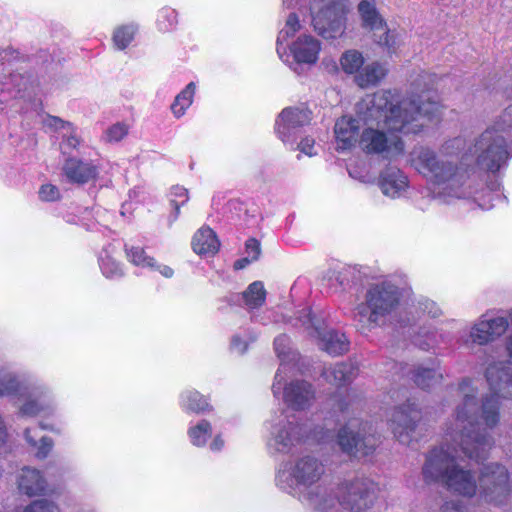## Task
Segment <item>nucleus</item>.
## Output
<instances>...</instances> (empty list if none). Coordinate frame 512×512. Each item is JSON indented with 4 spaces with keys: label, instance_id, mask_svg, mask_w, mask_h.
<instances>
[{
    "label": "nucleus",
    "instance_id": "nucleus-28",
    "mask_svg": "<svg viewBox=\"0 0 512 512\" xmlns=\"http://www.w3.org/2000/svg\"><path fill=\"white\" fill-rule=\"evenodd\" d=\"M356 375V369L349 363H338L324 370L325 380L334 385L342 386L350 383Z\"/></svg>",
    "mask_w": 512,
    "mask_h": 512
},
{
    "label": "nucleus",
    "instance_id": "nucleus-1",
    "mask_svg": "<svg viewBox=\"0 0 512 512\" xmlns=\"http://www.w3.org/2000/svg\"><path fill=\"white\" fill-rule=\"evenodd\" d=\"M461 402L455 406L452 420L445 430V443L433 449L426 458L422 474L426 482L441 481L453 493L464 497L477 496L482 502L502 506L511 492L510 474L499 463L485 465L478 482L470 470L461 468L456 460L463 455L475 462L486 460L494 446L493 436L477 429V389L466 381L460 387Z\"/></svg>",
    "mask_w": 512,
    "mask_h": 512
},
{
    "label": "nucleus",
    "instance_id": "nucleus-8",
    "mask_svg": "<svg viewBox=\"0 0 512 512\" xmlns=\"http://www.w3.org/2000/svg\"><path fill=\"white\" fill-rule=\"evenodd\" d=\"M399 300L397 286L390 282L375 284L368 289L365 303L357 307L355 317L364 326L378 325L396 310Z\"/></svg>",
    "mask_w": 512,
    "mask_h": 512
},
{
    "label": "nucleus",
    "instance_id": "nucleus-11",
    "mask_svg": "<svg viewBox=\"0 0 512 512\" xmlns=\"http://www.w3.org/2000/svg\"><path fill=\"white\" fill-rule=\"evenodd\" d=\"M282 369H278L272 385V391L275 397L281 393L285 403L295 410L305 409L310 406L314 399V390L312 385L305 381H292L285 384V377Z\"/></svg>",
    "mask_w": 512,
    "mask_h": 512
},
{
    "label": "nucleus",
    "instance_id": "nucleus-12",
    "mask_svg": "<svg viewBox=\"0 0 512 512\" xmlns=\"http://www.w3.org/2000/svg\"><path fill=\"white\" fill-rule=\"evenodd\" d=\"M303 325L310 330V335L319 340L318 345L331 355H340L348 350L349 343L343 333L326 331L324 322L311 315L310 311L304 312L300 317Z\"/></svg>",
    "mask_w": 512,
    "mask_h": 512
},
{
    "label": "nucleus",
    "instance_id": "nucleus-57",
    "mask_svg": "<svg viewBox=\"0 0 512 512\" xmlns=\"http://www.w3.org/2000/svg\"><path fill=\"white\" fill-rule=\"evenodd\" d=\"M77 512H95L93 509H80Z\"/></svg>",
    "mask_w": 512,
    "mask_h": 512
},
{
    "label": "nucleus",
    "instance_id": "nucleus-52",
    "mask_svg": "<svg viewBox=\"0 0 512 512\" xmlns=\"http://www.w3.org/2000/svg\"><path fill=\"white\" fill-rule=\"evenodd\" d=\"M442 512H465L462 507L454 503H446Z\"/></svg>",
    "mask_w": 512,
    "mask_h": 512
},
{
    "label": "nucleus",
    "instance_id": "nucleus-33",
    "mask_svg": "<svg viewBox=\"0 0 512 512\" xmlns=\"http://www.w3.org/2000/svg\"><path fill=\"white\" fill-rule=\"evenodd\" d=\"M187 434L192 445L204 447L212 434L211 424L207 420H201L189 427Z\"/></svg>",
    "mask_w": 512,
    "mask_h": 512
},
{
    "label": "nucleus",
    "instance_id": "nucleus-54",
    "mask_svg": "<svg viewBox=\"0 0 512 512\" xmlns=\"http://www.w3.org/2000/svg\"><path fill=\"white\" fill-rule=\"evenodd\" d=\"M7 437L6 427L4 425L3 419L0 416V445L3 444Z\"/></svg>",
    "mask_w": 512,
    "mask_h": 512
},
{
    "label": "nucleus",
    "instance_id": "nucleus-47",
    "mask_svg": "<svg viewBox=\"0 0 512 512\" xmlns=\"http://www.w3.org/2000/svg\"><path fill=\"white\" fill-rule=\"evenodd\" d=\"M298 148L301 153L309 157H312L317 154V151L315 150V141L314 139L309 137L302 139L298 145Z\"/></svg>",
    "mask_w": 512,
    "mask_h": 512
},
{
    "label": "nucleus",
    "instance_id": "nucleus-40",
    "mask_svg": "<svg viewBox=\"0 0 512 512\" xmlns=\"http://www.w3.org/2000/svg\"><path fill=\"white\" fill-rule=\"evenodd\" d=\"M177 24V12L172 8H163L157 16V26L160 31H169Z\"/></svg>",
    "mask_w": 512,
    "mask_h": 512
},
{
    "label": "nucleus",
    "instance_id": "nucleus-48",
    "mask_svg": "<svg viewBox=\"0 0 512 512\" xmlns=\"http://www.w3.org/2000/svg\"><path fill=\"white\" fill-rule=\"evenodd\" d=\"M224 445H225V441L223 439V436H222V434L218 433L212 439V441H211V443L209 445V448L213 452H218V451L222 450Z\"/></svg>",
    "mask_w": 512,
    "mask_h": 512
},
{
    "label": "nucleus",
    "instance_id": "nucleus-50",
    "mask_svg": "<svg viewBox=\"0 0 512 512\" xmlns=\"http://www.w3.org/2000/svg\"><path fill=\"white\" fill-rule=\"evenodd\" d=\"M349 174L353 178L359 179L361 182H370L374 179V176L371 175H361L356 167L349 168Z\"/></svg>",
    "mask_w": 512,
    "mask_h": 512
},
{
    "label": "nucleus",
    "instance_id": "nucleus-10",
    "mask_svg": "<svg viewBox=\"0 0 512 512\" xmlns=\"http://www.w3.org/2000/svg\"><path fill=\"white\" fill-rule=\"evenodd\" d=\"M509 328V319L504 316L479 317L470 326L466 335L462 336L467 346H486L502 338Z\"/></svg>",
    "mask_w": 512,
    "mask_h": 512
},
{
    "label": "nucleus",
    "instance_id": "nucleus-20",
    "mask_svg": "<svg viewBox=\"0 0 512 512\" xmlns=\"http://www.w3.org/2000/svg\"><path fill=\"white\" fill-rule=\"evenodd\" d=\"M18 489L27 496L41 495L46 491V480L37 469L24 467L17 478Z\"/></svg>",
    "mask_w": 512,
    "mask_h": 512
},
{
    "label": "nucleus",
    "instance_id": "nucleus-46",
    "mask_svg": "<svg viewBox=\"0 0 512 512\" xmlns=\"http://www.w3.org/2000/svg\"><path fill=\"white\" fill-rule=\"evenodd\" d=\"M246 254L251 261H256L260 255V243L256 239H249L246 242Z\"/></svg>",
    "mask_w": 512,
    "mask_h": 512
},
{
    "label": "nucleus",
    "instance_id": "nucleus-60",
    "mask_svg": "<svg viewBox=\"0 0 512 512\" xmlns=\"http://www.w3.org/2000/svg\"><path fill=\"white\" fill-rule=\"evenodd\" d=\"M41 427H42L43 429H47V427H46L45 425H43V424H41Z\"/></svg>",
    "mask_w": 512,
    "mask_h": 512
},
{
    "label": "nucleus",
    "instance_id": "nucleus-18",
    "mask_svg": "<svg viewBox=\"0 0 512 512\" xmlns=\"http://www.w3.org/2000/svg\"><path fill=\"white\" fill-rule=\"evenodd\" d=\"M420 420V411L414 403L397 408L391 418L394 435L403 443H408V434Z\"/></svg>",
    "mask_w": 512,
    "mask_h": 512
},
{
    "label": "nucleus",
    "instance_id": "nucleus-9",
    "mask_svg": "<svg viewBox=\"0 0 512 512\" xmlns=\"http://www.w3.org/2000/svg\"><path fill=\"white\" fill-rule=\"evenodd\" d=\"M504 133H507L506 129L496 127L495 119L476 140L474 154L480 169L496 172L506 163L510 153Z\"/></svg>",
    "mask_w": 512,
    "mask_h": 512
},
{
    "label": "nucleus",
    "instance_id": "nucleus-14",
    "mask_svg": "<svg viewBox=\"0 0 512 512\" xmlns=\"http://www.w3.org/2000/svg\"><path fill=\"white\" fill-rule=\"evenodd\" d=\"M311 112L304 107H287L276 119L275 131L285 144H293L301 127L309 124Z\"/></svg>",
    "mask_w": 512,
    "mask_h": 512
},
{
    "label": "nucleus",
    "instance_id": "nucleus-43",
    "mask_svg": "<svg viewBox=\"0 0 512 512\" xmlns=\"http://www.w3.org/2000/svg\"><path fill=\"white\" fill-rule=\"evenodd\" d=\"M38 196L41 201L54 202L60 199V191L57 186L47 183L41 185Z\"/></svg>",
    "mask_w": 512,
    "mask_h": 512
},
{
    "label": "nucleus",
    "instance_id": "nucleus-29",
    "mask_svg": "<svg viewBox=\"0 0 512 512\" xmlns=\"http://www.w3.org/2000/svg\"><path fill=\"white\" fill-rule=\"evenodd\" d=\"M37 428H27L24 432L27 443L34 449L35 455L39 459H44L50 453L53 447V441L49 437L41 436L38 437Z\"/></svg>",
    "mask_w": 512,
    "mask_h": 512
},
{
    "label": "nucleus",
    "instance_id": "nucleus-23",
    "mask_svg": "<svg viewBox=\"0 0 512 512\" xmlns=\"http://www.w3.org/2000/svg\"><path fill=\"white\" fill-rule=\"evenodd\" d=\"M408 187L407 177L398 169H388L382 174L380 188L390 198L401 197Z\"/></svg>",
    "mask_w": 512,
    "mask_h": 512
},
{
    "label": "nucleus",
    "instance_id": "nucleus-25",
    "mask_svg": "<svg viewBox=\"0 0 512 512\" xmlns=\"http://www.w3.org/2000/svg\"><path fill=\"white\" fill-rule=\"evenodd\" d=\"M387 72L388 69L383 63L373 61L362 67L354 81L361 88L375 86L385 78Z\"/></svg>",
    "mask_w": 512,
    "mask_h": 512
},
{
    "label": "nucleus",
    "instance_id": "nucleus-34",
    "mask_svg": "<svg viewBox=\"0 0 512 512\" xmlns=\"http://www.w3.org/2000/svg\"><path fill=\"white\" fill-rule=\"evenodd\" d=\"M245 304L251 308H257L261 306L266 297V291L264 285L260 281L251 283L246 291L243 293Z\"/></svg>",
    "mask_w": 512,
    "mask_h": 512
},
{
    "label": "nucleus",
    "instance_id": "nucleus-6",
    "mask_svg": "<svg viewBox=\"0 0 512 512\" xmlns=\"http://www.w3.org/2000/svg\"><path fill=\"white\" fill-rule=\"evenodd\" d=\"M300 28L298 15L290 13L277 37V53L286 63H290V57H292L293 63L314 65L318 61L322 49L319 39L310 34H302L289 45H284Z\"/></svg>",
    "mask_w": 512,
    "mask_h": 512
},
{
    "label": "nucleus",
    "instance_id": "nucleus-22",
    "mask_svg": "<svg viewBox=\"0 0 512 512\" xmlns=\"http://www.w3.org/2000/svg\"><path fill=\"white\" fill-rule=\"evenodd\" d=\"M28 386V377L16 371L0 369V397L14 400Z\"/></svg>",
    "mask_w": 512,
    "mask_h": 512
},
{
    "label": "nucleus",
    "instance_id": "nucleus-37",
    "mask_svg": "<svg viewBox=\"0 0 512 512\" xmlns=\"http://www.w3.org/2000/svg\"><path fill=\"white\" fill-rule=\"evenodd\" d=\"M128 260L139 267L142 268H154L155 259L148 256L143 248L141 247H131L126 251Z\"/></svg>",
    "mask_w": 512,
    "mask_h": 512
},
{
    "label": "nucleus",
    "instance_id": "nucleus-45",
    "mask_svg": "<svg viewBox=\"0 0 512 512\" xmlns=\"http://www.w3.org/2000/svg\"><path fill=\"white\" fill-rule=\"evenodd\" d=\"M248 347V340L240 335H234L231 339L230 348L233 353L243 354Z\"/></svg>",
    "mask_w": 512,
    "mask_h": 512
},
{
    "label": "nucleus",
    "instance_id": "nucleus-7",
    "mask_svg": "<svg viewBox=\"0 0 512 512\" xmlns=\"http://www.w3.org/2000/svg\"><path fill=\"white\" fill-rule=\"evenodd\" d=\"M300 12H309L311 25L324 39L341 37L346 29L347 7L345 0H307L299 7Z\"/></svg>",
    "mask_w": 512,
    "mask_h": 512
},
{
    "label": "nucleus",
    "instance_id": "nucleus-51",
    "mask_svg": "<svg viewBox=\"0 0 512 512\" xmlns=\"http://www.w3.org/2000/svg\"><path fill=\"white\" fill-rule=\"evenodd\" d=\"M504 349L509 357V360H512V331L507 335L504 342Z\"/></svg>",
    "mask_w": 512,
    "mask_h": 512
},
{
    "label": "nucleus",
    "instance_id": "nucleus-35",
    "mask_svg": "<svg viewBox=\"0 0 512 512\" xmlns=\"http://www.w3.org/2000/svg\"><path fill=\"white\" fill-rule=\"evenodd\" d=\"M136 32L137 26L135 24H127L117 27L113 33L114 45L117 49L124 50L133 41Z\"/></svg>",
    "mask_w": 512,
    "mask_h": 512
},
{
    "label": "nucleus",
    "instance_id": "nucleus-19",
    "mask_svg": "<svg viewBox=\"0 0 512 512\" xmlns=\"http://www.w3.org/2000/svg\"><path fill=\"white\" fill-rule=\"evenodd\" d=\"M362 122L359 114L357 118L343 116L335 123L334 133L337 150H348L359 142V129Z\"/></svg>",
    "mask_w": 512,
    "mask_h": 512
},
{
    "label": "nucleus",
    "instance_id": "nucleus-38",
    "mask_svg": "<svg viewBox=\"0 0 512 512\" xmlns=\"http://www.w3.org/2000/svg\"><path fill=\"white\" fill-rule=\"evenodd\" d=\"M289 343V338L286 335H280L274 341L275 351L281 361L279 369H282V372H286V363L295 357L294 355L290 357Z\"/></svg>",
    "mask_w": 512,
    "mask_h": 512
},
{
    "label": "nucleus",
    "instance_id": "nucleus-31",
    "mask_svg": "<svg viewBox=\"0 0 512 512\" xmlns=\"http://www.w3.org/2000/svg\"><path fill=\"white\" fill-rule=\"evenodd\" d=\"M180 405L187 412L202 413L209 409L208 400L195 390H186L180 395Z\"/></svg>",
    "mask_w": 512,
    "mask_h": 512
},
{
    "label": "nucleus",
    "instance_id": "nucleus-17",
    "mask_svg": "<svg viewBox=\"0 0 512 512\" xmlns=\"http://www.w3.org/2000/svg\"><path fill=\"white\" fill-rule=\"evenodd\" d=\"M43 127L48 131L58 132L62 137L60 149L68 154L79 148L82 143L76 128L72 123L64 121L56 116L46 115L42 118Z\"/></svg>",
    "mask_w": 512,
    "mask_h": 512
},
{
    "label": "nucleus",
    "instance_id": "nucleus-30",
    "mask_svg": "<svg viewBox=\"0 0 512 512\" xmlns=\"http://www.w3.org/2000/svg\"><path fill=\"white\" fill-rule=\"evenodd\" d=\"M195 91V83L190 82L179 94H177L173 103L171 104V112L176 118H181L185 115L187 109L193 103Z\"/></svg>",
    "mask_w": 512,
    "mask_h": 512
},
{
    "label": "nucleus",
    "instance_id": "nucleus-21",
    "mask_svg": "<svg viewBox=\"0 0 512 512\" xmlns=\"http://www.w3.org/2000/svg\"><path fill=\"white\" fill-rule=\"evenodd\" d=\"M63 172L70 182L83 184L94 179L98 174V169L92 163L69 158L64 163Z\"/></svg>",
    "mask_w": 512,
    "mask_h": 512
},
{
    "label": "nucleus",
    "instance_id": "nucleus-5",
    "mask_svg": "<svg viewBox=\"0 0 512 512\" xmlns=\"http://www.w3.org/2000/svg\"><path fill=\"white\" fill-rule=\"evenodd\" d=\"M484 378L489 388V393L481 399V405L478 402V392L476 393L477 424L479 419L487 429L495 428L500 422L501 400H512V362L509 359H493L489 361L484 369ZM469 381L478 390V387L471 379H464L456 389L458 402H461V385Z\"/></svg>",
    "mask_w": 512,
    "mask_h": 512
},
{
    "label": "nucleus",
    "instance_id": "nucleus-39",
    "mask_svg": "<svg viewBox=\"0 0 512 512\" xmlns=\"http://www.w3.org/2000/svg\"><path fill=\"white\" fill-rule=\"evenodd\" d=\"M441 379V374L434 369L422 368L415 375V382L423 389L430 388Z\"/></svg>",
    "mask_w": 512,
    "mask_h": 512
},
{
    "label": "nucleus",
    "instance_id": "nucleus-26",
    "mask_svg": "<svg viewBox=\"0 0 512 512\" xmlns=\"http://www.w3.org/2000/svg\"><path fill=\"white\" fill-rule=\"evenodd\" d=\"M363 26L371 31L384 30L386 24L376 8V0H362L358 5Z\"/></svg>",
    "mask_w": 512,
    "mask_h": 512
},
{
    "label": "nucleus",
    "instance_id": "nucleus-13",
    "mask_svg": "<svg viewBox=\"0 0 512 512\" xmlns=\"http://www.w3.org/2000/svg\"><path fill=\"white\" fill-rule=\"evenodd\" d=\"M270 436L267 445L277 453H287L303 439V428L294 426L286 417L280 415L270 422Z\"/></svg>",
    "mask_w": 512,
    "mask_h": 512
},
{
    "label": "nucleus",
    "instance_id": "nucleus-27",
    "mask_svg": "<svg viewBox=\"0 0 512 512\" xmlns=\"http://www.w3.org/2000/svg\"><path fill=\"white\" fill-rule=\"evenodd\" d=\"M117 254L118 251L114 245L107 246L100 253V269L107 278H118L123 275L122 266L117 259Z\"/></svg>",
    "mask_w": 512,
    "mask_h": 512
},
{
    "label": "nucleus",
    "instance_id": "nucleus-32",
    "mask_svg": "<svg viewBox=\"0 0 512 512\" xmlns=\"http://www.w3.org/2000/svg\"><path fill=\"white\" fill-rule=\"evenodd\" d=\"M364 62L363 54L355 49L345 51L339 59L341 70L345 74L354 75V77L361 72Z\"/></svg>",
    "mask_w": 512,
    "mask_h": 512
},
{
    "label": "nucleus",
    "instance_id": "nucleus-55",
    "mask_svg": "<svg viewBox=\"0 0 512 512\" xmlns=\"http://www.w3.org/2000/svg\"><path fill=\"white\" fill-rule=\"evenodd\" d=\"M328 281L330 282L331 286H334V281L339 283L340 285L343 284V280L340 279L339 273L333 271L332 275L329 276Z\"/></svg>",
    "mask_w": 512,
    "mask_h": 512
},
{
    "label": "nucleus",
    "instance_id": "nucleus-3",
    "mask_svg": "<svg viewBox=\"0 0 512 512\" xmlns=\"http://www.w3.org/2000/svg\"><path fill=\"white\" fill-rule=\"evenodd\" d=\"M324 474L325 467L318 458L302 455L279 464L275 483L303 504L321 511H328L339 503L351 512H363L374 504L377 487L371 480L344 481L332 495L320 482Z\"/></svg>",
    "mask_w": 512,
    "mask_h": 512
},
{
    "label": "nucleus",
    "instance_id": "nucleus-2",
    "mask_svg": "<svg viewBox=\"0 0 512 512\" xmlns=\"http://www.w3.org/2000/svg\"><path fill=\"white\" fill-rule=\"evenodd\" d=\"M428 78L424 74L413 80L407 97L397 91L382 90L367 95L357 104V113L365 126L359 138L363 151L396 157L402 154L404 144L394 132L417 133L427 121L438 118L442 106L428 86Z\"/></svg>",
    "mask_w": 512,
    "mask_h": 512
},
{
    "label": "nucleus",
    "instance_id": "nucleus-16",
    "mask_svg": "<svg viewBox=\"0 0 512 512\" xmlns=\"http://www.w3.org/2000/svg\"><path fill=\"white\" fill-rule=\"evenodd\" d=\"M18 414L22 417H35L53 409L54 401L47 390L27 386L13 400Z\"/></svg>",
    "mask_w": 512,
    "mask_h": 512
},
{
    "label": "nucleus",
    "instance_id": "nucleus-42",
    "mask_svg": "<svg viewBox=\"0 0 512 512\" xmlns=\"http://www.w3.org/2000/svg\"><path fill=\"white\" fill-rule=\"evenodd\" d=\"M383 34L379 37L377 42L388 48L390 52H394L400 45L399 35L395 31L386 30L384 28Z\"/></svg>",
    "mask_w": 512,
    "mask_h": 512
},
{
    "label": "nucleus",
    "instance_id": "nucleus-44",
    "mask_svg": "<svg viewBox=\"0 0 512 512\" xmlns=\"http://www.w3.org/2000/svg\"><path fill=\"white\" fill-rule=\"evenodd\" d=\"M418 308L423 313L431 318H437L442 314L441 308L436 302L430 299H421L418 301Z\"/></svg>",
    "mask_w": 512,
    "mask_h": 512
},
{
    "label": "nucleus",
    "instance_id": "nucleus-49",
    "mask_svg": "<svg viewBox=\"0 0 512 512\" xmlns=\"http://www.w3.org/2000/svg\"><path fill=\"white\" fill-rule=\"evenodd\" d=\"M153 269L157 270L165 278H171L174 274V270L171 267L164 264H157L156 262Z\"/></svg>",
    "mask_w": 512,
    "mask_h": 512
},
{
    "label": "nucleus",
    "instance_id": "nucleus-58",
    "mask_svg": "<svg viewBox=\"0 0 512 512\" xmlns=\"http://www.w3.org/2000/svg\"><path fill=\"white\" fill-rule=\"evenodd\" d=\"M338 408L341 410V411H345L346 410V407H344V405L342 403H339L338 404Z\"/></svg>",
    "mask_w": 512,
    "mask_h": 512
},
{
    "label": "nucleus",
    "instance_id": "nucleus-4",
    "mask_svg": "<svg viewBox=\"0 0 512 512\" xmlns=\"http://www.w3.org/2000/svg\"><path fill=\"white\" fill-rule=\"evenodd\" d=\"M463 147L462 138H453L444 142L439 151L417 146L410 153L411 166L433 185L434 197L442 203L451 204L472 194L469 173L460 156Z\"/></svg>",
    "mask_w": 512,
    "mask_h": 512
},
{
    "label": "nucleus",
    "instance_id": "nucleus-53",
    "mask_svg": "<svg viewBox=\"0 0 512 512\" xmlns=\"http://www.w3.org/2000/svg\"><path fill=\"white\" fill-rule=\"evenodd\" d=\"M250 262H252L248 257H245L243 259L237 260L234 263V268L237 270L245 268Z\"/></svg>",
    "mask_w": 512,
    "mask_h": 512
},
{
    "label": "nucleus",
    "instance_id": "nucleus-15",
    "mask_svg": "<svg viewBox=\"0 0 512 512\" xmlns=\"http://www.w3.org/2000/svg\"><path fill=\"white\" fill-rule=\"evenodd\" d=\"M360 426L361 423L353 419L339 430L337 440L342 451L354 456H364L373 450V437L362 435Z\"/></svg>",
    "mask_w": 512,
    "mask_h": 512
},
{
    "label": "nucleus",
    "instance_id": "nucleus-36",
    "mask_svg": "<svg viewBox=\"0 0 512 512\" xmlns=\"http://www.w3.org/2000/svg\"><path fill=\"white\" fill-rule=\"evenodd\" d=\"M189 200L188 190L182 186H173L169 193L170 205L173 207L172 221H175L180 213V208Z\"/></svg>",
    "mask_w": 512,
    "mask_h": 512
},
{
    "label": "nucleus",
    "instance_id": "nucleus-41",
    "mask_svg": "<svg viewBox=\"0 0 512 512\" xmlns=\"http://www.w3.org/2000/svg\"><path fill=\"white\" fill-rule=\"evenodd\" d=\"M128 133V126L124 123H116L110 126L104 134L107 142H117L122 140Z\"/></svg>",
    "mask_w": 512,
    "mask_h": 512
},
{
    "label": "nucleus",
    "instance_id": "nucleus-56",
    "mask_svg": "<svg viewBox=\"0 0 512 512\" xmlns=\"http://www.w3.org/2000/svg\"><path fill=\"white\" fill-rule=\"evenodd\" d=\"M283 4L290 8L293 5V0H283Z\"/></svg>",
    "mask_w": 512,
    "mask_h": 512
},
{
    "label": "nucleus",
    "instance_id": "nucleus-59",
    "mask_svg": "<svg viewBox=\"0 0 512 512\" xmlns=\"http://www.w3.org/2000/svg\"><path fill=\"white\" fill-rule=\"evenodd\" d=\"M509 319H510V320H511V322H512V310H511V311H510V313H509Z\"/></svg>",
    "mask_w": 512,
    "mask_h": 512
},
{
    "label": "nucleus",
    "instance_id": "nucleus-24",
    "mask_svg": "<svg viewBox=\"0 0 512 512\" xmlns=\"http://www.w3.org/2000/svg\"><path fill=\"white\" fill-rule=\"evenodd\" d=\"M220 243L209 227L200 228L193 236V251L200 256H212L218 252Z\"/></svg>",
    "mask_w": 512,
    "mask_h": 512
}]
</instances>
